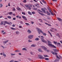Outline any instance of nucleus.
Wrapping results in <instances>:
<instances>
[{
  "mask_svg": "<svg viewBox=\"0 0 62 62\" xmlns=\"http://www.w3.org/2000/svg\"><path fill=\"white\" fill-rule=\"evenodd\" d=\"M36 29L37 30L39 34H40V32H41V33H42V34L43 35H44V36H46V34L44 33L41 30H40V29L39 28H37Z\"/></svg>",
  "mask_w": 62,
  "mask_h": 62,
  "instance_id": "1",
  "label": "nucleus"
},
{
  "mask_svg": "<svg viewBox=\"0 0 62 62\" xmlns=\"http://www.w3.org/2000/svg\"><path fill=\"white\" fill-rule=\"evenodd\" d=\"M41 37H42V38H41V40L42 41V42H44V43H47V41L46 40L44 39L43 38H44V37H43L42 36H41Z\"/></svg>",
  "mask_w": 62,
  "mask_h": 62,
  "instance_id": "2",
  "label": "nucleus"
},
{
  "mask_svg": "<svg viewBox=\"0 0 62 62\" xmlns=\"http://www.w3.org/2000/svg\"><path fill=\"white\" fill-rule=\"evenodd\" d=\"M33 37H34V35H30L28 36V37L29 39H32L33 38Z\"/></svg>",
  "mask_w": 62,
  "mask_h": 62,
  "instance_id": "3",
  "label": "nucleus"
},
{
  "mask_svg": "<svg viewBox=\"0 0 62 62\" xmlns=\"http://www.w3.org/2000/svg\"><path fill=\"white\" fill-rule=\"evenodd\" d=\"M48 45L50 46H51V47H53V48H56V47L54 45H53L51 44H48Z\"/></svg>",
  "mask_w": 62,
  "mask_h": 62,
  "instance_id": "4",
  "label": "nucleus"
},
{
  "mask_svg": "<svg viewBox=\"0 0 62 62\" xmlns=\"http://www.w3.org/2000/svg\"><path fill=\"white\" fill-rule=\"evenodd\" d=\"M38 56L39 57V58H40V59H44V58L42 57V56L40 55H39Z\"/></svg>",
  "mask_w": 62,
  "mask_h": 62,
  "instance_id": "5",
  "label": "nucleus"
},
{
  "mask_svg": "<svg viewBox=\"0 0 62 62\" xmlns=\"http://www.w3.org/2000/svg\"><path fill=\"white\" fill-rule=\"evenodd\" d=\"M51 53L52 54H54H54H55V55H57V53H54V52L53 51H51Z\"/></svg>",
  "mask_w": 62,
  "mask_h": 62,
  "instance_id": "6",
  "label": "nucleus"
},
{
  "mask_svg": "<svg viewBox=\"0 0 62 62\" xmlns=\"http://www.w3.org/2000/svg\"><path fill=\"white\" fill-rule=\"evenodd\" d=\"M41 47L45 51H46V50L47 49V48L45 46H41Z\"/></svg>",
  "mask_w": 62,
  "mask_h": 62,
  "instance_id": "7",
  "label": "nucleus"
},
{
  "mask_svg": "<svg viewBox=\"0 0 62 62\" xmlns=\"http://www.w3.org/2000/svg\"><path fill=\"white\" fill-rule=\"evenodd\" d=\"M22 17L23 18L25 21H27V19H26V17L25 16H22Z\"/></svg>",
  "mask_w": 62,
  "mask_h": 62,
  "instance_id": "8",
  "label": "nucleus"
},
{
  "mask_svg": "<svg viewBox=\"0 0 62 62\" xmlns=\"http://www.w3.org/2000/svg\"><path fill=\"white\" fill-rule=\"evenodd\" d=\"M41 10H42L45 13H46V11H45V9H44V8H42L41 9Z\"/></svg>",
  "mask_w": 62,
  "mask_h": 62,
  "instance_id": "9",
  "label": "nucleus"
},
{
  "mask_svg": "<svg viewBox=\"0 0 62 62\" xmlns=\"http://www.w3.org/2000/svg\"><path fill=\"white\" fill-rule=\"evenodd\" d=\"M22 50H23V51H27V49L25 48H23L22 49Z\"/></svg>",
  "mask_w": 62,
  "mask_h": 62,
  "instance_id": "10",
  "label": "nucleus"
},
{
  "mask_svg": "<svg viewBox=\"0 0 62 62\" xmlns=\"http://www.w3.org/2000/svg\"><path fill=\"white\" fill-rule=\"evenodd\" d=\"M4 23H5V24H10V23L7 21H5L4 22Z\"/></svg>",
  "mask_w": 62,
  "mask_h": 62,
  "instance_id": "11",
  "label": "nucleus"
},
{
  "mask_svg": "<svg viewBox=\"0 0 62 62\" xmlns=\"http://www.w3.org/2000/svg\"><path fill=\"white\" fill-rule=\"evenodd\" d=\"M8 40L7 41H4L3 42V43H4V44H6V43H7V42H8Z\"/></svg>",
  "mask_w": 62,
  "mask_h": 62,
  "instance_id": "12",
  "label": "nucleus"
},
{
  "mask_svg": "<svg viewBox=\"0 0 62 62\" xmlns=\"http://www.w3.org/2000/svg\"><path fill=\"white\" fill-rule=\"evenodd\" d=\"M27 32L29 34H31V31H30L29 30H28V31H27Z\"/></svg>",
  "mask_w": 62,
  "mask_h": 62,
  "instance_id": "13",
  "label": "nucleus"
},
{
  "mask_svg": "<svg viewBox=\"0 0 62 62\" xmlns=\"http://www.w3.org/2000/svg\"><path fill=\"white\" fill-rule=\"evenodd\" d=\"M57 19H58V20H59V21H62V19L59 17H57Z\"/></svg>",
  "mask_w": 62,
  "mask_h": 62,
  "instance_id": "14",
  "label": "nucleus"
},
{
  "mask_svg": "<svg viewBox=\"0 0 62 62\" xmlns=\"http://www.w3.org/2000/svg\"><path fill=\"white\" fill-rule=\"evenodd\" d=\"M56 36H57L58 37H59L60 38V35H59V34L58 33H57L56 34Z\"/></svg>",
  "mask_w": 62,
  "mask_h": 62,
  "instance_id": "15",
  "label": "nucleus"
},
{
  "mask_svg": "<svg viewBox=\"0 0 62 62\" xmlns=\"http://www.w3.org/2000/svg\"><path fill=\"white\" fill-rule=\"evenodd\" d=\"M46 13H47L48 15H51V14L50 13L48 12L47 11H46Z\"/></svg>",
  "mask_w": 62,
  "mask_h": 62,
  "instance_id": "16",
  "label": "nucleus"
},
{
  "mask_svg": "<svg viewBox=\"0 0 62 62\" xmlns=\"http://www.w3.org/2000/svg\"><path fill=\"white\" fill-rule=\"evenodd\" d=\"M42 2H43L44 3H45V4H46V1H45L44 0H41Z\"/></svg>",
  "mask_w": 62,
  "mask_h": 62,
  "instance_id": "17",
  "label": "nucleus"
},
{
  "mask_svg": "<svg viewBox=\"0 0 62 62\" xmlns=\"http://www.w3.org/2000/svg\"><path fill=\"white\" fill-rule=\"evenodd\" d=\"M10 28L12 30H16L15 28H14L12 27H10Z\"/></svg>",
  "mask_w": 62,
  "mask_h": 62,
  "instance_id": "18",
  "label": "nucleus"
},
{
  "mask_svg": "<svg viewBox=\"0 0 62 62\" xmlns=\"http://www.w3.org/2000/svg\"><path fill=\"white\" fill-rule=\"evenodd\" d=\"M38 50L39 52H43V51L41 50L40 49H39Z\"/></svg>",
  "mask_w": 62,
  "mask_h": 62,
  "instance_id": "19",
  "label": "nucleus"
},
{
  "mask_svg": "<svg viewBox=\"0 0 62 62\" xmlns=\"http://www.w3.org/2000/svg\"><path fill=\"white\" fill-rule=\"evenodd\" d=\"M25 24H26V25H27V26H28V25H29V26H30V24L28 23H25Z\"/></svg>",
  "mask_w": 62,
  "mask_h": 62,
  "instance_id": "20",
  "label": "nucleus"
},
{
  "mask_svg": "<svg viewBox=\"0 0 62 62\" xmlns=\"http://www.w3.org/2000/svg\"><path fill=\"white\" fill-rule=\"evenodd\" d=\"M10 54H11V55H12V56L13 55H15V54H13L12 53H11Z\"/></svg>",
  "mask_w": 62,
  "mask_h": 62,
  "instance_id": "21",
  "label": "nucleus"
},
{
  "mask_svg": "<svg viewBox=\"0 0 62 62\" xmlns=\"http://www.w3.org/2000/svg\"><path fill=\"white\" fill-rule=\"evenodd\" d=\"M39 40V39L38 38H36L35 39V40Z\"/></svg>",
  "mask_w": 62,
  "mask_h": 62,
  "instance_id": "22",
  "label": "nucleus"
},
{
  "mask_svg": "<svg viewBox=\"0 0 62 62\" xmlns=\"http://www.w3.org/2000/svg\"><path fill=\"white\" fill-rule=\"evenodd\" d=\"M47 42H48V43H49L50 44H51V43H51V42L49 40H47Z\"/></svg>",
  "mask_w": 62,
  "mask_h": 62,
  "instance_id": "23",
  "label": "nucleus"
},
{
  "mask_svg": "<svg viewBox=\"0 0 62 62\" xmlns=\"http://www.w3.org/2000/svg\"><path fill=\"white\" fill-rule=\"evenodd\" d=\"M31 46L32 47H36V45H35L34 44L31 45Z\"/></svg>",
  "mask_w": 62,
  "mask_h": 62,
  "instance_id": "24",
  "label": "nucleus"
},
{
  "mask_svg": "<svg viewBox=\"0 0 62 62\" xmlns=\"http://www.w3.org/2000/svg\"><path fill=\"white\" fill-rule=\"evenodd\" d=\"M2 54L3 56H5V57H6V54H5L4 53Z\"/></svg>",
  "mask_w": 62,
  "mask_h": 62,
  "instance_id": "25",
  "label": "nucleus"
},
{
  "mask_svg": "<svg viewBox=\"0 0 62 62\" xmlns=\"http://www.w3.org/2000/svg\"><path fill=\"white\" fill-rule=\"evenodd\" d=\"M39 21L41 22H42V21L41 19H39Z\"/></svg>",
  "mask_w": 62,
  "mask_h": 62,
  "instance_id": "26",
  "label": "nucleus"
},
{
  "mask_svg": "<svg viewBox=\"0 0 62 62\" xmlns=\"http://www.w3.org/2000/svg\"><path fill=\"white\" fill-rule=\"evenodd\" d=\"M15 52H20V51L19 50H16L15 51Z\"/></svg>",
  "mask_w": 62,
  "mask_h": 62,
  "instance_id": "27",
  "label": "nucleus"
},
{
  "mask_svg": "<svg viewBox=\"0 0 62 62\" xmlns=\"http://www.w3.org/2000/svg\"><path fill=\"white\" fill-rule=\"evenodd\" d=\"M8 14H9V15H11L12 14V12H8Z\"/></svg>",
  "mask_w": 62,
  "mask_h": 62,
  "instance_id": "28",
  "label": "nucleus"
},
{
  "mask_svg": "<svg viewBox=\"0 0 62 62\" xmlns=\"http://www.w3.org/2000/svg\"><path fill=\"white\" fill-rule=\"evenodd\" d=\"M25 6L26 7V8H28L29 7V6L27 5H25Z\"/></svg>",
  "mask_w": 62,
  "mask_h": 62,
  "instance_id": "29",
  "label": "nucleus"
},
{
  "mask_svg": "<svg viewBox=\"0 0 62 62\" xmlns=\"http://www.w3.org/2000/svg\"><path fill=\"white\" fill-rule=\"evenodd\" d=\"M23 3H26V0H24L23 1Z\"/></svg>",
  "mask_w": 62,
  "mask_h": 62,
  "instance_id": "30",
  "label": "nucleus"
},
{
  "mask_svg": "<svg viewBox=\"0 0 62 62\" xmlns=\"http://www.w3.org/2000/svg\"><path fill=\"white\" fill-rule=\"evenodd\" d=\"M45 60H49V59L48 58H45Z\"/></svg>",
  "mask_w": 62,
  "mask_h": 62,
  "instance_id": "31",
  "label": "nucleus"
},
{
  "mask_svg": "<svg viewBox=\"0 0 62 62\" xmlns=\"http://www.w3.org/2000/svg\"><path fill=\"white\" fill-rule=\"evenodd\" d=\"M3 6V5L2 4H0V8H1V7H2Z\"/></svg>",
  "mask_w": 62,
  "mask_h": 62,
  "instance_id": "32",
  "label": "nucleus"
},
{
  "mask_svg": "<svg viewBox=\"0 0 62 62\" xmlns=\"http://www.w3.org/2000/svg\"><path fill=\"white\" fill-rule=\"evenodd\" d=\"M44 55V57H48V56L47 55Z\"/></svg>",
  "mask_w": 62,
  "mask_h": 62,
  "instance_id": "33",
  "label": "nucleus"
},
{
  "mask_svg": "<svg viewBox=\"0 0 62 62\" xmlns=\"http://www.w3.org/2000/svg\"><path fill=\"white\" fill-rule=\"evenodd\" d=\"M17 9H18V10H20L21 8L19 7H18L17 8Z\"/></svg>",
  "mask_w": 62,
  "mask_h": 62,
  "instance_id": "34",
  "label": "nucleus"
},
{
  "mask_svg": "<svg viewBox=\"0 0 62 62\" xmlns=\"http://www.w3.org/2000/svg\"><path fill=\"white\" fill-rule=\"evenodd\" d=\"M32 41L31 40H30V39H29L28 40V42H32Z\"/></svg>",
  "mask_w": 62,
  "mask_h": 62,
  "instance_id": "35",
  "label": "nucleus"
},
{
  "mask_svg": "<svg viewBox=\"0 0 62 62\" xmlns=\"http://www.w3.org/2000/svg\"><path fill=\"white\" fill-rule=\"evenodd\" d=\"M8 18H9V19H11V16H8Z\"/></svg>",
  "mask_w": 62,
  "mask_h": 62,
  "instance_id": "36",
  "label": "nucleus"
},
{
  "mask_svg": "<svg viewBox=\"0 0 62 62\" xmlns=\"http://www.w3.org/2000/svg\"><path fill=\"white\" fill-rule=\"evenodd\" d=\"M48 32L49 33L51 36V37H52V34H51V33H50V31H48Z\"/></svg>",
  "mask_w": 62,
  "mask_h": 62,
  "instance_id": "37",
  "label": "nucleus"
},
{
  "mask_svg": "<svg viewBox=\"0 0 62 62\" xmlns=\"http://www.w3.org/2000/svg\"><path fill=\"white\" fill-rule=\"evenodd\" d=\"M28 14H30V15H32V14H31V12H28Z\"/></svg>",
  "mask_w": 62,
  "mask_h": 62,
  "instance_id": "38",
  "label": "nucleus"
},
{
  "mask_svg": "<svg viewBox=\"0 0 62 62\" xmlns=\"http://www.w3.org/2000/svg\"><path fill=\"white\" fill-rule=\"evenodd\" d=\"M19 33V31H16V34H18Z\"/></svg>",
  "mask_w": 62,
  "mask_h": 62,
  "instance_id": "39",
  "label": "nucleus"
},
{
  "mask_svg": "<svg viewBox=\"0 0 62 62\" xmlns=\"http://www.w3.org/2000/svg\"><path fill=\"white\" fill-rule=\"evenodd\" d=\"M53 42H54V44H57V42H55V41H54Z\"/></svg>",
  "mask_w": 62,
  "mask_h": 62,
  "instance_id": "40",
  "label": "nucleus"
},
{
  "mask_svg": "<svg viewBox=\"0 0 62 62\" xmlns=\"http://www.w3.org/2000/svg\"><path fill=\"white\" fill-rule=\"evenodd\" d=\"M3 23H4V22H1V25H2V24H3Z\"/></svg>",
  "mask_w": 62,
  "mask_h": 62,
  "instance_id": "41",
  "label": "nucleus"
},
{
  "mask_svg": "<svg viewBox=\"0 0 62 62\" xmlns=\"http://www.w3.org/2000/svg\"><path fill=\"white\" fill-rule=\"evenodd\" d=\"M38 11H40V12H42V11H41L40 10H39V9H38Z\"/></svg>",
  "mask_w": 62,
  "mask_h": 62,
  "instance_id": "42",
  "label": "nucleus"
},
{
  "mask_svg": "<svg viewBox=\"0 0 62 62\" xmlns=\"http://www.w3.org/2000/svg\"><path fill=\"white\" fill-rule=\"evenodd\" d=\"M50 13H51V15H53V16H54V14H53V13H52V12H51Z\"/></svg>",
  "mask_w": 62,
  "mask_h": 62,
  "instance_id": "43",
  "label": "nucleus"
},
{
  "mask_svg": "<svg viewBox=\"0 0 62 62\" xmlns=\"http://www.w3.org/2000/svg\"><path fill=\"white\" fill-rule=\"evenodd\" d=\"M22 14H23V15H25V13L24 12H23L22 13Z\"/></svg>",
  "mask_w": 62,
  "mask_h": 62,
  "instance_id": "44",
  "label": "nucleus"
},
{
  "mask_svg": "<svg viewBox=\"0 0 62 62\" xmlns=\"http://www.w3.org/2000/svg\"><path fill=\"white\" fill-rule=\"evenodd\" d=\"M49 12H50V13H51V12H51V9H49Z\"/></svg>",
  "mask_w": 62,
  "mask_h": 62,
  "instance_id": "45",
  "label": "nucleus"
},
{
  "mask_svg": "<svg viewBox=\"0 0 62 62\" xmlns=\"http://www.w3.org/2000/svg\"><path fill=\"white\" fill-rule=\"evenodd\" d=\"M31 13L33 14H35V12H32Z\"/></svg>",
  "mask_w": 62,
  "mask_h": 62,
  "instance_id": "46",
  "label": "nucleus"
},
{
  "mask_svg": "<svg viewBox=\"0 0 62 62\" xmlns=\"http://www.w3.org/2000/svg\"><path fill=\"white\" fill-rule=\"evenodd\" d=\"M13 11H15V10H16V9H15V8H13Z\"/></svg>",
  "mask_w": 62,
  "mask_h": 62,
  "instance_id": "47",
  "label": "nucleus"
},
{
  "mask_svg": "<svg viewBox=\"0 0 62 62\" xmlns=\"http://www.w3.org/2000/svg\"><path fill=\"white\" fill-rule=\"evenodd\" d=\"M13 20H16V18L15 17L13 18Z\"/></svg>",
  "mask_w": 62,
  "mask_h": 62,
  "instance_id": "48",
  "label": "nucleus"
},
{
  "mask_svg": "<svg viewBox=\"0 0 62 62\" xmlns=\"http://www.w3.org/2000/svg\"><path fill=\"white\" fill-rule=\"evenodd\" d=\"M41 15L42 16H44V14H43V13H41Z\"/></svg>",
  "mask_w": 62,
  "mask_h": 62,
  "instance_id": "49",
  "label": "nucleus"
},
{
  "mask_svg": "<svg viewBox=\"0 0 62 62\" xmlns=\"http://www.w3.org/2000/svg\"><path fill=\"white\" fill-rule=\"evenodd\" d=\"M20 23H22V24H23V22L22 21H20Z\"/></svg>",
  "mask_w": 62,
  "mask_h": 62,
  "instance_id": "50",
  "label": "nucleus"
},
{
  "mask_svg": "<svg viewBox=\"0 0 62 62\" xmlns=\"http://www.w3.org/2000/svg\"><path fill=\"white\" fill-rule=\"evenodd\" d=\"M56 57L57 58H58V59H60V58H59V57H58V56L57 55H56Z\"/></svg>",
  "mask_w": 62,
  "mask_h": 62,
  "instance_id": "51",
  "label": "nucleus"
},
{
  "mask_svg": "<svg viewBox=\"0 0 62 62\" xmlns=\"http://www.w3.org/2000/svg\"><path fill=\"white\" fill-rule=\"evenodd\" d=\"M28 59L29 60H30V61H32V60L31 59L28 58Z\"/></svg>",
  "mask_w": 62,
  "mask_h": 62,
  "instance_id": "52",
  "label": "nucleus"
},
{
  "mask_svg": "<svg viewBox=\"0 0 62 62\" xmlns=\"http://www.w3.org/2000/svg\"><path fill=\"white\" fill-rule=\"evenodd\" d=\"M20 5L21 6H23V4H22L20 3Z\"/></svg>",
  "mask_w": 62,
  "mask_h": 62,
  "instance_id": "53",
  "label": "nucleus"
},
{
  "mask_svg": "<svg viewBox=\"0 0 62 62\" xmlns=\"http://www.w3.org/2000/svg\"><path fill=\"white\" fill-rule=\"evenodd\" d=\"M57 44H58V45H60L61 44L60 43H57Z\"/></svg>",
  "mask_w": 62,
  "mask_h": 62,
  "instance_id": "54",
  "label": "nucleus"
},
{
  "mask_svg": "<svg viewBox=\"0 0 62 62\" xmlns=\"http://www.w3.org/2000/svg\"><path fill=\"white\" fill-rule=\"evenodd\" d=\"M40 2L42 5H43V3H42L40 1Z\"/></svg>",
  "mask_w": 62,
  "mask_h": 62,
  "instance_id": "55",
  "label": "nucleus"
},
{
  "mask_svg": "<svg viewBox=\"0 0 62 62\" xmlns=\"http://www.w3.org/2000/svg\"><path fill=\"white\" fill-rule=\"evenodd\" d=\"M31 54L32 55L33 54V52H30Z\"/></svg>",
  "mask_w": 62,
  "mask_h": 62,
  "instance_id": "56",
  "label": "nucleus"
},
{
  "mask_svg": "<svg viewBox=\"0 0 62 62\" xmlns=\"http://www.w3.org/2000/svg\"><path fill=\"white\" fill-rule=\"evenodd\" d=\"M34 1V2H35L36 3H37L38 2V1H36L35 0H33Z\"/></svg>",
  "mask_w": 62,
  "mask_h": 62,
  "instance_id": "57",
  "label": "nucleus"
},
{
  "mask_svg": "<svg viewBox=\"0 0 62 62\" xmlns=\"http://www.w3.org/2000/svg\"><path fill=\"white\" fill-rule=\"evenodd\" d=\"M28 8L29 9H31V8L30 7H28Z\"/></svg>",
  "mask_w": 62,
  "mask_h": 62,
  "instance_id": "58",
  "label": "nucleus"
},
{
  "mask_svg": "<svg viewBox=\"0 0 62 62\" xmlns=\"http://www.w3.org/2000/svg\"><path fill=\"white\" fill-rule=\"evenodd\" d=\"M12 27H14L15 26V25L13 24L12 26Z\"/></svg>",
  "mask_w": 62,
  "mask_h": 62,
  "instance_id": "59",
  "label": "nucleus"
},
{
  "mask_svg": "<svg viewBox=\"0 0 62 62\" xmlns=\"http://www.w3.org/2000/svg\"><path fill=\"white\" fill-rule=\"evenodd\" d=\"M45 23V24H46V25H48V24L47 23Z\"/></svg>",
  "mask_w": 62,
  "mask_h": 62,
  "instance_id": "60",
  "label": "nucleus"
},
{
  "mask_svg": "<svg viewBox=\"0 0 62 62\" xmlns=\"http://www.w3.org/2000/svg\"><path fill=\"white\" fill-rule=\"evenodd\" d=\"M48 26H51V25L50 24H48Z\"/></svg>",
  "mask_w": 62,
  "mask_h": 62,
  "instance_id": "61",
  "label": "nucleus"
},
{
  "mask_svg": "<svg viewBox=\"0 0 62 62\" xmlns=\"http://www.w3.org/2000/svg\"><path fill=\"white\" fill-rule=\"evenodd\" d=\"M8 6H9V7H10V3H8Z\"/></svg>",
  "mask_w": 62,
  "mask_h": 62,
  "instance_id": "62",
  "label": "nucleus"
},
{
  "mask_svg": "<svg viewBox=\"0 0 62 62\" xmlns=\"http://www.w3.org/2000/svg\"><path fill=\"white\" fill-rule=\"evenodd\" d=\"M19 28H22V27L21 26H19Z\"/></svg>",
  "mask_w": 62,
  "mask_h": 62,
  "instance_id": "63",
  "label": "nucleus"
},
{
  "mask_svg": "<svg viewBox=\"0 0 62 62\" xmlns=\"http://www.w3.org/2000/svg\"><path fill=\"white\" fill-rule=\"evenodd\" d=\"M1 47H3V48H5V47L3 46H1Z\"/></svg>",
  "mask_w": 62,
  "mask_h": 62,
  "instance_id": "64",
  "label": "nucleus"
}]
</instances>
